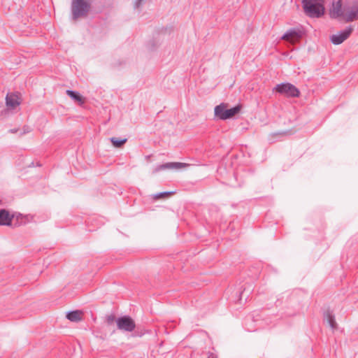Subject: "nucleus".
Returning <instances> with one entry per match:
<instances>
[{"instance_id":"f257e3e1","label":"nucleus","mask_w":358,"mask_h":358,"mask_svg":"<svg viewBox=\"0 0 358 358\" xmlns=\"http://www.w3.org/2000/svg\"><path fill=\"white\" fill-rule=\"evenodd\" d=\"M305 13L310 17H320L324 13V0H303Z\"/></svg>"},{"instance_id":"f03ea898","label":"nucleus","mask_w":358,"mask_h":358,"mask_svg":"<svg viewBox=\"0 0 358 358\" xmlns=\"http://www.w3.org/2000/svg\"><path fill=\"white\" fill-rule=\"evenodd\" d=\"M90 9V3L85 0H72L71 13L72 18L76 20L80 17L87 16Z\"/></svg>"},{"instance_id":"7ed1b4c3","label":"nucleus","mask_w":358,"mask_h":358,"mask_svg":"<svg viewBox=\"0 0 358 358\" xmlns=\"http://www.w3.org/2000/svg\"><path fill=\"white\" fill-rule=\"evenodd\" d=\"M241 110V106L238 105L230 109L227 108V104L221 103L216 106L214 109L215 117L222 120H225L233 117Z\"/></svg>"},{"instance_id":"20e7f679","label":"nucleus","mask_w":358,"mask_h":358,"mask_svg":"<svg viewBox=\"0 0 358 358\" xmlns=\"http://www.w3.org/2000/svg\"><path fill=\"white\" fill-rule=\"evenodd\" d=\"M274 90L280 94L290 97H298L300 94L299 90L289 83L277 85Z\"/></svg>"},{"instance_id":"39448f33","label":"nucleus","mask_w":358,"mask_h":358,"mask_svg":"<svg viewBox=\"0 0 358 358\" xmlns=\"http://www.w3.org/2000/svg\"><path fill=\"white\" fill-rule=\"evenodd\" d=\"M117 328L120 330L131 332L134 330L136 325L134 320L129 316H123L116 320Z\"/></svg>"},{"instance_id":"423d86ee","label":"nucleus","mask_w":358,"mask_h":358,"mask_svg":"<svg viewBox=\"0 0 358 358\" xmlns=\"http://www.w3.org/2000/svg\"><path fill=\"white\" fill-rule=\"evenodd\" d=\"M329 15L332 18L342 17L345 20V6H343L341 0H338L332 3V6L329 10Z\"/></svg>"},{"instance_id":"0eeeda50","label":"nucleus","mask_w":358,"mask_h":358,"mask_svg":"<svg viewBox=\"0 0 358 358\" xmlns=\"http://www.w3.org/2000/svg\"><path fill=\"white\" fill-rule=\"evenodd\" d=\"M302 37V31L299 29L293 28L287 31L281 37V39L292 44L299 41Z\"/></svg>"},{"instance_id":"6e6552de","label":"nucleus","mask_w":358,"mask_h":358,"mask_svg":"<svg viewBox=\"0 0 358 358\" xmlns=\"http://www.w3.org/2000/svg\"><path fill=\"white\" fill-rule=\"evenodd\" d=\"M352 30L353 29L352 27H348L339 33L332 35L330 38L331 43L334 45H339L342 43L350 36Z\"/></svg>"},{"instance_id":"1a4fd4ad","label":"nucleus","mask_w":358,"mask_h":358,"mask_svg":"<svg viewBox=\"0 0 358 358\" xmlns=\"http://www.w3.org/2000/svg\"><path fill=\"white\" fill-rule=\"evenodd\" d=\"M345 21L352 22L358 20V3L352 6H345Z\"/></svg>"},{"instance_id":"9d476101","label":"nucleus","mask_w":358,"mask_h":358,"mask_svg":"<svg viewBox=\"0 0 358 358\" xmlns=\"http://www.w3.org/2000/svg\"><path fill=\"white\" fill-rule=\"evenodd\" d=\"M21 103L19 93H8L6 97V106L9 109H14Z\"/></svg>"},{"instance_id":"9b49d317","label":"nucleus","mask_w":358,"mask_h":358,"mask_svg":"<svg viewBox=\"0 0 358 358\" xmlns=\"http://www.w3.org/2000/svg\"><path fill=\"white\" fill-rule=\"evenodd\" d=\"M188 166H189V164H185V163L169 162V163H166V164L157 166L153 170V173H155L157 172H159V171H160L162 170H164V169H180L187 167Z\"/></svg>"},{"instance_id":"f8f14e48","label":"nucleus","mask_w":358,"mask_h":358,"mask_svg":"<svg viewBox=\"0 0 358 358\" xmlns=\"http://www.w3.org/2000/svg\"><path fill=\"white\" fill-rule=\"evenodd\" d=\"M13 216L5 209L0 210V225H10Z\"/></svg>"},{"instance_id":"ddd939ff","label":"nucleus","mask_w":358,"mask_h":358,"mask_svg":"<svg viewBox=\"0 0 358 358\" xmlns=\"http://www.w3.org/2000/svg\"><path fill=\"white\" fill-rule=\"evenodd\" d=\"M66 93L69 97H71L76 102L78 103L80 105H83L84 103V99L78 92L68 90H66Z\"/></svg>"},{"instance_id":"4468645a","label":"nucleus","mask_w":358,"mask_h":358,"mask_svg":"<svg viewBox=\"0 0 358 358\" xmlns=\"http://www.w3.org/2000/svg\"><path fill=\"white\" fill-rule=\"evenodd\" d=\"M66 317L71 322H78L81 320V312L78 310L71 311L67 313Z\"/></svg>"},{"instance_id":"2eb2a0df","label":"nucleus","mask_w":358,"mask_h":358,"mask_svg":"<svg viewBox=\"0 0 358 358\" xmlns=\"http://www.w3.org/2000/svg\"><path fill=\"white\" fill-rule=\"evenodd\" d=\"M110 142L114 145V147H115V148H121L127 142V138L120 140V139H117L115 137H112V138H110Z\"/></svg>"},{"instance_id":"dca6fc26","label":"nucleus","mask_w":358,"mask_h":358,"mask_svg":"<svg viewBox=\"0 0 358 358\" xmlns=\"http://www.w3.org/2000/svg\"><path fill=\"white\" fill-rule=\"evenodd\" d=\"M327 320L331 327L332 329H334L336 328V322L335 320V317L333 315H331L330 313H327L326 315Z\"/></svg>"},{"instance_id":"f3484780","label":"nucleus","mask_w":358,"mask_h":358,"mask_svg":"<svg viewBox=\"0 0 358 358\" xmlns=\"http://www.w3.org/2000/svg\"><path fill=\"white\" fill-rule=\"evenodd\" d=\"M172 192H162V193H159V194H157L155 196V199H161V198H164L168 195H170L171 194Z\"/></svg>"},{"instance_id":"a211bd4d","label":"nucleus","mask_w":358,"mask_h":358,"mask_svg":"<svg viewBox=\"0 0 358 358\" xmlns=\"http://www.w3.org/2000/svg\"><path fill=\"white\" fill-rule=\"evenodd\" d=\"M114 321H116L115 316L114 315H110L106 317V322L108 324H112Z\"/></svg>"},{"instance_id":"6ab92c4d","label":"nucleus","mask_w":358,"mask_h":358,"mask_svg":"<svg viewBox=\"0 0 358 358\" xmlns=\"http://www.w3.org/2000/svg\"><path fill=\"white\" fill-rule=\"evenodd\" d=\"M143 0H135L134 1V8H138L141 5Z\"/></svg>"},{"instance_id":"aec40b11","label":"nucleus","mask_w":358,"mask_h":358,"mask_svg":"<svg viewBox=\"0 0 358 358\" xmlns=\"http://www.w3.org/2000/svg\"><path fill=\"white\" fill-rule=\"evenodd\" d=\"M10 131H11L12 133L15 132V131H14V130H10Z\"/></svg>"}]
</instances>
